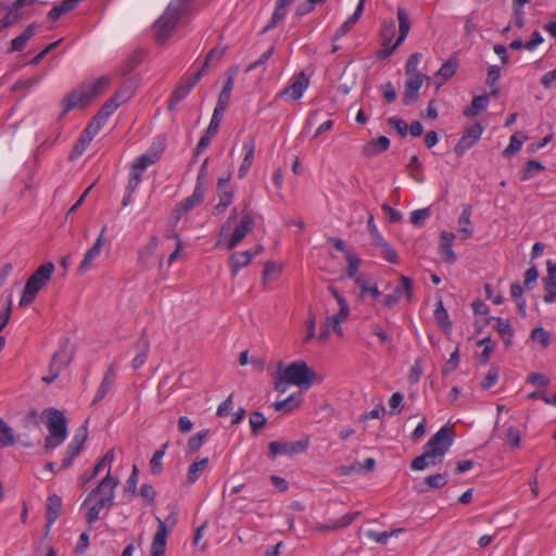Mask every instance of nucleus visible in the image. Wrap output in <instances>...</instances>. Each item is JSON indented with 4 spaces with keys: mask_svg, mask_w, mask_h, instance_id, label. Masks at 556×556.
<instances>
[{
    "mask_svg": "<svg viewBox=\"0 0 556 556\" xmlns=\"http://www.w3.org/2000/svg\"><path fill=\"white\" fill-rule=\"evenodd\" d=\"M208 434V430H201L197 434L189 438L187 443V454H194L198 452L204 443L205 438Z\"/></svg>",
    "mask_w": 556,
    "mask_h": 556,
    "instance_id": "37998d69",
    "label": "nucleus"
},
{
    "mask_svg": "<svg viewBox=\"0 0 556 556\" xmlns=\"http://www.w3.org/2000/svg\"><path fill=\"white\" fill-rule=\"evenodd\" d=\"M544 166L542 163L535 160H530L527 162L525 169L521 174V180H529L538 175V173L542 172Z\"/></svg>",
    "mask_w": 556,
    "mask_h": 556,
    "instance_id": "a18cd8bd",
    "label": "nucleus"
},
{
    "mask_svg": "<svg viewBox=\"0 0 556 556\" xmlns=\"http://www.w3.org/2000/svg\"><path fill=\"white\" fill-rule=\"evenodd\" d=\"M489 104V94L473 97L471 104L464 110L466 117L477 116L481 111L485 110Z\"/></svg>",
    "mask_w": 556,
    "mask_h": 556,
    "instance_id": "2f4dec72",
    "label": "nucleus"
},
{
    "mask_svg": "<svg viewBox=\"0 0 556 556\" xmlns=\"http://www.w3.org/2000/svg\"><path fill=\"white\" fill-rule=\"evenodd\" d=\"M448 483L447 473H437L426 477L421 482L415 485L417 493H428L431 490L440 489Z\"/></svg>",
    "mask_w": 556,
    "mask_h": 556,
    "instance_id": "412c9836",
    "label": "nucleus"
},
{
    "mask_svg": "<svg viewBox=\"0 0 556 556\" xmlns=\"http://www.w3.org/2000/svg\"><path fill=\"white\" fill-rule=\"evenodd\" d=\"M504 442L510 447H518L520 444V432L516 427H509L505 434Z\"/></svg>",
    "mask_w": 556,
    "mask_h": 556,
    "instance_id": "0e129e2a",
    "label": "nucleus"
},
{
    "mask_svg": "<svg viewBox=\"0 0 556 556\" xmlns=\"http://www.w3.org/2000/svg\"><path fill=\"white\" fill-rule=\"evenodd\" d=\"M73 359V351L68 348V340L66 339L60 348L54 352L49 364V375L45 376L42 380L50 384L54 382L63 369H65Z\"/></svg>",
    "mask_w": 556,
    "mask_h": 556,
    "instance_id": "1a4fd4ad",
    "label": "nucleus"
},
{
    "mask_svg": "<svg viewBox=\"0 0 556 556\" xmlns=\"http://www.w3.org/2000/svg\"><path fill=\"white\" fill-rule=\"evenodd\" d=\"M203 77V70H198L193 75L189 76L185 81L179 84L170 94L168 100V110H174L191 91V89Z\"/></svg>",
    "mask_w": 556,
    "mask_h": 556,
    "instance_id": "ddd939ff",
    "label": "nucleus"
},
{
    "mask_svg": "<svg viewBox=\"0 0 556 556\" xmlns=\"http://www.w3.org/2000/svg\"><path fill=\"white\" fill-rule=\"evenodd\" d=\"M282 366H283V363L282 362H279L277 364V371L275 372L274 375V379H275V390L279 393H285L287 392L288 388L290 384H292L290 381H288L285 377V375L282 374L281 369H282Z\"/></svg>",
    "mask_w": 556,
    "mask_h": 556,
    "instance_id": "c03bdc74",
    "label": "nucleus"
},
{
    "mask_svg": "<svg viewBox=\"0 0 556 556\" xmlns=\"http://www.w3.org/2000/svg\"><path fill=\"white\" fill-rule=\"evenodd\" d=\"M483 132V127L479 123H475L466 128L454 148L455 154L460 157L467 150L473 147L480 139Z\"/></svg>",
    "mask_w": 556,
    "mask_h": 556,
    "instance_id": "4468645a",
    "label": "nucleus"
},
{
    "mask_svg": "<svg viewBox=\"0 0 556 556\" xmlns=\"http://www.w3.org/2000/svg\"><path fill=\"white\" fill-rule=\"evenodd\" d=\"M358 516H359L358 511L349 513V514H345L342 518H340L336 521H331L330 525L319 527L318 529L319 530H325V529L336 530V529L345 528V527L350 526Z\"/></svg>",
    "mask_w": 556,
    "mask_h": 556,
    "instance_id": "79ce46f5",
    "label": "nucleus"
},
{
    "mask_svg": "<svg viewBox=\"0 0 556 556\" xmlns=\"http://www.w3.org/2000/svg\"><path fill=\"white\" fill-rule=\"evenodd\" d=\"M138 481H139V470H138V467L136 465H134L131 473L126 481L125 492H129L132 495H135L137 493Z\"/></svg>",
    "mask_w": 556,
    "mask_h": 556,
    "instance_id": "680f3d73",
    "label": "nucleus"
},
{
    "mask_svg": "<svg viewBox=\"0 0 556 556\" xmlns=\"http://www.w3.org/2000/svg\"><path fill=\"white\" fill-rule=\"evenodd\" d=\"M47 527H51L60 516L62 500L58 494H52L47 498Z\"/></svg>",
    "mask_w": 556,
    "mask_h": 556,
    "instance_id": "a878e982",
    "label": "nucleus"
},
{
    "mask_svg": "<svg viewBox=\"0 0 556 556\" xmlns=\"http://www.w3.org/2000/svg\"><path fill=\"white\" fill-rule=\"evenodd\" d=\"M396 15L399 21L400 35L393 46H382V48L377 52V58L379 60L389 58L396 50V48L403 43L409 33L410 23L406 9L399 7Z\"/></svg>",
    "mask_w": 556,
    "mask_h": 556,
    "instance_id": "f8f14e48",
    "label": "nucleus"
},
{
    "mask_svg": "<svg viewBox=\"0 0 556 556\" xmlns=\"http://www.w3.org/2000/svg\"><path fill=\"white\" fill-rule=\"evenodd\" d=\"M431 216V211L429 207L415 210L410 213V223L415 227L424 226L425 222Z\"/></svg>",
    "mask_w": 556,
    "mask_h": 556,
    "instance_id": "09e8293b",
    "label": "nucleus"
},
{
    "mask_svg": "<svg viewBox=\"0 0 556 556\" xmlns=\"http://www.w3.org/2000/svg\"><path fill=\"white\" fill-rule=\"evenodd\" d=\"M157 161L156 154H142L140 155L131 165L132 168H136L137 170H140L144 173V170L148 168V166L154 164Z\"/></svg>",
    "mask_w": 556,
    "mask_h": 556,
    "instance_id": "de8ad7c7",
    "label": "nucleus"
},
{
    "mask_svg": "<svg viewBox=\"0 0 556 556\" xmlns=\"http://www.w3.org/2000/svg\"><path fill=\"white\" fill-rule=\"evenodd\" d=\"M87 437H88V429H87V426L84 425L75 432L72 441L70 442V444L66 447V452L72 455L78 456L83 448L85 441L87 440Z\"/></svg>",
    "mask_w": 556,
    "mask_h": 556,
    "instance_id": "c85d7f7f",
    "label": "nucleus"
},
{
    "mask_svg": "<svg viewBox=\"0 0 556 556\" xmlns=\"http://www.w3.org/2000/svg\"><path fill=\"white\" fill-rule=\"evenodd\" d=\"M121 92H115L99 110L96 116L103 122H106L108 118L117 110L121 105V102L117 101Z\"/></svg>",
    "mask_w": 556,
    "mask_h": 556,
    "instance_id": "72a5a7b5",
    "label": "nucleus"
},
{
    "mask_svg": "<svg viewBox=\"0 0 556 556\" xmlns=\"http://www.w3.org/2000/svg\"><path fill=\"white\" fill-rule=\"evenodd\" d=\"M388 125L394 128L402 138L406 137L408 125L404 119L391 117L388 119Z\"/></svg>",
    "mask_w": 556,
    "mask_h": 556,
    "instance_id": "338daca9",
    "label": "nucleus"
},
{
    "mask_svg": "<svg viewBox=\"0 0 556 556\" xmlns=\"http://www.w3.org/2000/svg\"><path fill=\"white\" fill-rule=\"evenodd\" d=\"M309 446V438L304 437L293 442L271 441L268 444V457L274 459L278 455L293 456L304 453Z\"/></svg>",
    "mask_w": 556,
    "mask_h": 556,
    "instance_id": "9d476101",
    "label": "nucleus"
},
{
    "mask_svg": "<svg viewBox=\"0 0 556 556\" xmlns=\"http://www.w3.org/2000/svg\"><path fill=\"white\" fill-rule=\"evenodd\" d=\"M404 396L401 392H394L389 399L390 414L399 415L403 409Z\"/></svg>",
    "mask_w": 556,
    "mask_h": 556,
    "instance_id": "4d7b16f0",
    "label": "nucleus"
},
{
    "mask_svg": "<svg viewBox=\"0 0 556 556\" xmlns=\"http://www.w3.org/2000/svg\"><path fill=\"white\" fill-rule=\"evenodd\" d=\"M345 258L348 262L346 276L349 278L355 279V277H357L356 274L358 271L361 260L357 255H355L354 253H352L350 251H346Z\"/></svg>",
    "mask_w": 556,
    "mask_h": 556,
    "instance_id": "3c124183",
    "label": "nucleus"
},
{
    "mask_svg": "<svg viewBox=\"0 0 556 556\" xmlns=\"http://www.w3.org/2000/svg\"><path fill=\"white\" fill-rule=\"evenodd\" d=\"M396 34L395 22L393 20L383 21L380 30L381 46H389Z\"/></svg>",
    "mask_w": 556,
    "mask_h": 556,
    "instance_id": "4c0bfd02",
    "label": "nucleus"
},
{
    "mask_svg": "<svg viewBox=\"0 0 556 556\" xmlns=\"http://www.w3.org/2000/svg\"><path fill=\"white\" fill-rule=\"evenodd\" d=\"M186 0H172L164 13L154 23L153 30L159 42H165L186 11Z\"/></svg>",
    "mask_w": 556,
    "mask_h": 556,
    "instance_id": "423d86ee",
    "label": "nucleus"
},
{
    "mask_svg": "<svg viewBox=\"0 0 556 556\" xmlns=\"http://www.w3.org/2000/svg\"><path fill=\"white\" fill-rule=\"evenodd\" d=\"M143 173L130 167L129 179L126 186L127 191L135 192L142 180Z\"/></svg>",
    "mask_w": 556,
    "mask_h": 556,
    "instance_id": "052dcab7",
    "label": "nucleus"
},
{
    "mask_svg": "<svg viewBox=\"0 0 556 556\" xmlns=\"http://www.w3.org/2000/svg\"><path fill=\"white\" fill-rule=\"evenodd\" d=\"M16 443V435L11 426L0 417V448L13 446Z\"/></svg>",
    "mask_w": 556,
    "mask_h": 556,
    "instance_id": "7c9ffc66",
    "label": "nucleus"
},
{
    "mask_svg": "<svg viewBox=\"0 0 556 556\" xmlns=\"http://www.w3.org/2000/svg\"><path fill=\"white\" fill-rule=\"evenodd\" d=\"M453 443V439L448 433L446 426L433 434V437L426 443L421 455L415 457L410 463L412 470H424L429 465H437L442 463L443 456L448 451Z\"/></svg>",
    "mask_w": 556,
    "mask_h": 556,
    "instance_id": "f03ea898",
    "label": "nucleus"
},
{
    "mask_svg": "<svg viewBox=\"0 0 556 556\" xmlns=\"http://www.w3.org/2000/svg\"><path fill=\"white\" fill-rule=\"evenodd\" d=\"M377 247H379L381 249V253L383 254L384 258L388 262H390L392 264L399 263V255H397L396 251L386 240L383 242H381L380 244H378Z\"/></svg>",
    "mask_w": 556,
    "mask_h": 556,
    "instance_id": "13d9d810",
    "label": "nucleus"
},
{
    "mask_svg": "<svg viewBox=\"0 0 556 556\" xmlns=\"http://www.w3.org/2000/svg\"><path fill=\"white\" fill-rule=\"evenodd\" d=\"M522 146V141L518 139L517 135H513L509 140V144L504 149L503 155L505 157H510L515 153H517Z\"/></svg>",
    "mask_w": 556,
    "mask_h": 556,
    "instance_id": "774afa93",
    "label": "nucleus"
},
{
    "mask_svg": "<svg viewBox=\"0 0 556 556\" xmlns=\"http://www.w3.org/2000/svg\"><path fill=\"white\" fill-rule=\"evenodd\" d=\"M253 260V254H251V251H243V252H237L233 253L230 256V268L232 275H237L239 270L250 264V262Z\"/></svg>",
    "mask_w": 556,
    "mask_h": 556,
    "instance_id": "c756f323",
    "label": "nucleus"
},
{
    "mask_svg": "<svg viewBox=\"0 0 556 556\" xmlns=\"http://www.w3.org/2000/svg\"><path fill=\"white\" fill-rule=\"evenodd\" d=\"M224 55V49L213 48L199 70H203V75L205 74L206 67L210 66L211 63H218Z\"/></svg>",
    "mask_w": 556,
    "mask_h": 556,
    "instance_id": "5fc2aeb1",
    "label": "nucleus"
},
{
    "mask_svg": "<svg viewBox=\"0 0 556 556\" xmlns=\"http://www.w3.org/2000/svg\"><path fill=\"white\" fill-rule=\"evenodd\" d=\"M301 403V392L292 393L288 397L282 401H277L274 403V408L277 412H291L293 408L298 407Z\"/></svg>",
    "mask_w": 556,
    "mask_h": 556,
    "instance_id": "e433bc0d",
    "label": "nucleus"
},
{
    "mask_svg": "<svg viewBox=\"0 0 556 556\" xmlns=\"http://www.w3.org/2000/svg\"><path fill=\"white\" fill-rule=\"evenodd\" d=\"M109 84L110 78L106 76H101L96 81L83 84L77 89L67 93L61 102L63 105V111L61 112L59 118H63L70 111L75 108L87 105Z\"/></svg>",
    "mask_w": 556,
    "mask_h": 556,
    "instance_id": "7ed1b4c3",
    "label": "nucleus"
},
{
    "mask_svg": "<svg viewBox=\"0 0 556 556\" xmlns=\"http://www.w3.org/2000/svg\"><path fill=\"white\" fill-rule=\"evenodd\" d=\"M37 0H15L14 2H0V9L2 11H8L9 13H12L14 18L18 22L23 18L24 13L23 9L26 7H31L35 4Z\"/></svg>",
    "mask_w": 556,
    "mask_h": 556,
    "instance_id": "393cba45",
    "label": "nucleus"
},
{
    "mask_svg": "<svg viewBox=\"0 0 556 556\" xmlns=\"http://www.w3.org/2000/svg\"><path fill=\"white\" fill-rule=\"evenodd\" d=\"M207 466H208L207 457L199 458V459H195L194 462H192L187 471L186 483L187 484L195 483L199 480L202 472L207 468Z\"/></svg>",
    "mask_w": 556,
    "mask_h": 556,
    "instance_id": "bb28decb",
    "label": "nucleus"
},
{
    "mask_svg": "<svg viewBox=\"0 0 556 556\" xmlns=\"http://www.w3.org/2000/svg\"><path fill=\"white\" fill-rule=\"evenodd\" d=\"M118 485V479L106 473V476L100 481L98 486L93 489L83 503V507L87 506L94 497L99 498L92 506L89 507L86 515V521L88 525H93L99 518L102 509L110 510L114 505L115 489Z\"/></svg>",
    "mask_w": 556,
    "mask_h": 556,
    "instance_id": "f257e3e1",
    "label": "nucleus"
},
{
    "mask_svg": "<svg viewBox=\"0 0 556 556\" xmlns=\"http://www.w3.org/2000/svg\"><path fill=\"white\" fill-rule=\"evenodd\" d=\"M116 378V372L113 365H110L106 369V372L96 392V395L92 400V405L100 402L105 397L108 392L110 391L111 387L113 386Z\"/></svg>",
    "mask_w": 556,
    "mask_h": 556,
    "instance_id": "b1692460",
    "label": "nucleus"
},
{
    "mask_svg": "<svg viewBox=\"0 0 556 556\" xmlns=\"http://www.w3.org/2000/svg\"><path fill=\"white\" fill-rule=\"evenodd\" d=\"M226 110V105H222L220 103H217L213 115L211 117L208 127L206 128L205 132L200 138L193 154V162L197 161L200 154H202L207 147L211 144V141L213 137L217 134L220 122H222V115Z\"/></svg>",
    "mask_w": 556,
    "mask_h": 556,
    "instance_id": "9b49d317",
    "label": "nucleus"
},
{
    "mask_svg": "<svg viewBox=\"0 0 556 556\" xmlns=\"http://www.w3.org/2000/svg\"><path fill=\"white\" fill-rule=\"evenodd\" d=\"M105 231L106 226L102 228L93 245L85 253V256L77 269L79 275L87 273L90 269L93 260H96L100 255L104 242Z\"/></svg>",
    "mask_w": 556,
    "mask_h": 556,
    "instance_id": "6ab92c4d",
    "label": "nucleus"
},
{
    "mask_svg": "<svg viewBox=\"0 0 556 556\" xmlns=\"http://www.w3.org/2000/svg\"><path fill=\"white\" fill-rule=\"evenodd\" d=\"M249 422L251 427V432L253 434H257L260 429H262L266 425L267 419L261 412H253L250 415Z\"/></svg>",
    "mask_w": 556,
    "mask_h": 556,
    "instance_id": "603ef678",
    "label": "nucleus"
},
{
    "mask_svg": "<svg viewBox=\"0 0 556 556\" xmlns=\"http://www.w3.org/2000/svg\"><path fill=\"white\" fill-rule=\"evenodd\" d=\"M544 289L546 294L544 295V302L552 304L556 301V280L543 279Z\"/></svg>",
    "mask_w": 556,
    "mask_h": 556,
    "instance_id": "69168bd1",
    "label": "nucleus"
},
{
    "mask_svg": "<svg viewBox=\"0 0 556 556\" xmlns=\"http://www.w3.org/2000/svg\"><path fill=\"white\" fill-rule=\"evenodd\" d=\"M105 122L99 119L98 116H93L89 122L88 126L85 128L84 132L88 139H93L96 135L100 131Z\"/></svg>",
    "mask_w": 556,
    "mask_h": 556,
    "instance_id": "bf43d9fd",
    "label": "nucleus"
},
{
    "mask_svg": "<svg viewBox=\"0 0 556 556\" xmlns=\"http://www.w3.org/2000/svg\"><path fill=\"white\" fill-rule=\"evenodd\" d=\"M421 60V53L415 52L409 55V58L406 61L405 64V73L407 76L409 75H421L417 72V67L419 65V62Z\"/></svg>",
    "mask_w": 556,
    "mask_h": 556,
    "instance_id": "864d4df0",
    "label": "nucleus"
},
{
    "mask_svg": "<svg viewBox=\"0 0 556 556\" xmlns=\"http://www.w3.org/2000/svg\"><path fill=\"white\" fill-rule=\"evenodd\" d=\"M429 79L427 75H409L405 81V91L403 96V104L412 105L419 98V90L422 87L424 80Z\"/></svg>",
    "mask_w": 556,
    "mask_h": 556,
    "instance_id": "2eb2a0df",
    "label": "nucleus"
},
{
    "mask_svg": "<svg viewBox=\"0 0 556 556\" xmlns=\"http://www.w3.org/2000/svg\"><path fill=\"white\" fill-rule=\"evenodd\" d=\"M434 319L440 327H442L445 331H450L452 328V323L448 317V313L445 309L443 302L440 300L434 309Z\"/></svg>",
    "mask_w": 556,
    "mask_h": 556,
    "instance_id": "a19ab883",
    "label": "nucleus"
},
{
    "mask_svg": "<svg viewBox=\"0 0 556 556\" xmlns=\"http://www.w3.org/2000/svg\"><path fill=\"white\" fill-rule=\"evenodd\" d=\"M401 286H396L393 291L387 294L383 299V305L387 307L394 306L405 293L407 299L410 300L413 292V280L404 275L401 276Z\"/></svg>",
    "mask_w": 556,
    "mask_h": 556,
    "instance_id": "a211bd4d",
    "label": "nucleus"
},
{
    "mask_svg": "<svg viewBox=\"0 0 556 556\" xmlns=\"http://www.w3.org/2000/svg\"><path fill=\"white\" fill-rule=\"evenodd\" d=\"M281 371L292 384L303 387L306 390L316 378V372L304 361L292 362L287 367L282 366Z\"/></svg>",
    "mask_w": 556,
    "mask_h": 556,
    "instance_id": "6e6552de",
    "label": "nucleus"
},
{
    "mask_svg": "<svg viewBox=\"0 0 556 556\" xmlns=\"http://www.w3.org/2000/svg\"><path fill=\"white\" fill-rule=\"evenodd\" d=\"M206 189H201L200 187H194L193 192L191 195L184 199L181 202H179L175 210L174 215L176 222L180 219V217L189 212L190 210L198 206L204 199Z\"/></svg>",
    "mask_w": 556,
    "mask_h": 556,
    "instance_id": "f3484780",
    "label": "nucleus"
},
{
    "mask_svg": "<svg viewBox=\"0 0 556 556\" xmlns=\"http://www.w3.org/2000/svg\"><path fill=\"white\" fill-rule=\"evenodd\" d=\"M470 215L471 208L470 206H467L458 217L459 233L462 235L463 240H467L472 236Z\"/></svg>",
    "mask_w": 556,
    "mask_h": 556,
    "instance_id": "473e14b6",
    "label": "nucleus"
},
{
    "mask_svg": "<svg viewBox=\"0 0 556 556\" xmlns=\"http://www.w3.org/2000/svg\"><path fill=\"white\" fill-rule=\"evenodd\" d=\"M134 350H140L131 361V368L134 370L140 369L147 362L150 352V341L147 336L146 329L141 332L139 339L132 345Z\"/></svg>",
    "mask_w": 556,
    "mask_h": 556,
    "instance_id": "aec40b11",
    "label": "nucleus"
},
{
    "mask_svg": "<svg viewBox=\"0 0 556 556\" xmlns=\"http://www.w3.org/2000/svg\"><path fill=\"white\" fill-rule=\"evenodd\" d=\"M355 283L361 289L362 298L366 296L367 294L370 295L374 300L379 298L380 291L378 290L377 286H370L364 276L355 277Z\"/></svg>",
    "mask_w": 556,
    "mask_h": 556,
    "instance_id": "58836bf2",
    "label": "nucleus"
},
{
    "mask_svg": "<svg viewBox=\"0 0 556 556\" xmlns=\"http://www.w3.org/2000/svg\"><path fill=\"white\" fill-rule=\"evenodd\" d=\"M159 528L151 544V556H164L166 547L167 530L165 522L157 518Z\"/></svg>",
    "mask_w": 556,
    "mask_h": 556,
    "instance_id": "5701e85b",
    "label": "nucleus"
},
{
    "mask_svg": "<svg viewBox=\"0 0 556 556\" xmlns=\"http://www.w3.org/2000/svg\"><path fill=\"white\" fill-rule=\"evenodd\" d=\"M168 447V442L164 443L160 448H157L151 459H150V470L151 473L154 476H157L162 473L163 471V463L162 459L166 453V450Z\"/></svg>",
    "mask_w": 556,
    "mask_h": 556,
    "instance_id": "c9c22d12",
    "label": "nucleus"
},
{
    "mask_svg": "<svg viewBox=\"0 0 556 556\" xmlns=\"http://www.w3.org/2000/svg\"><path fill=\"white\" fill-rule=\"evenodd\" d=\"M309 85V78L304 72H300L293 76L291 83L280 92L291 100H299Z\"/></svg>",
    "mask_w": 556,
    "mask_h": 556,
    "instance_id": "dca6fc26",
    "label": "nucleus"
},
{
    "mask_svg": "<svg viewBox=\"0 0 556 556\" xmlns=\"http://www.w3.org/2000/svg\"><path fill=\"white\" fill-rule=\"evenodd\" d=\"M531 339L541 343L543 348L549 344V333L542 327H536L531 331Z\"/></svg>",
    "mask_w": 556,
    "mask_h": 556,
    "instance_id": "e2e57ef3",
    "label": "nucleus"
},
{
    "mask_svg": "<svg viewBox=\"0 0 556 556\" xmlns=\"http://www.w3.org/2000/svg\"><path fill=\"white\" fill-rule=\"evenodd\" d=\"M287 14V8L280 7L278 3L275 5L273 16L268 24L263 28V33L268 31L277 26V24L285 18Z\"/></svg>",
    "mask_w": 556,
    "mask_h": 556,
    "instance_id": "8fccbe9b",
    "label": "nucleus"
},
{
    "mask_svg": "<svg viewBox=\"0 0 556 556\" xmlns=\"http://www.w3.org/2000/svg\"><path fill=\"white\" fill-rule=\"evenodd\" d=\"M457 62L455 60H447L435 73V77H442L443 80H447L456 73Z\"/></svg>",
    "mask_w": 556,
    "mask_h": 556,
    "instance_id": "49530a36",
    "label": "nucleus"
},
{
    "mask_svg": "<svg viewBox=\"0 0 556 556\" xmlns=\"http://www.w3.org/2000/svg\"><path fill=\"white\" fill-rule=\"evenodd\" d=\"M55 266L52 262H47L40 265L27 279L22 298L20 300L21 306L30 305L38 292L48 283L54 273Z\"/></svg>",
    "mask_w": 556,
    "mask_h": 556,
    "instance_id": "0eeeda50",
    "label": "nucleus"
},
{
    "mask_svg": "<svg viewBox=\"0 0 556 556\" xmlns=\"http://www.w3.org/2000/svg\"><path fill=\"white\" fill-rule=\"evenodd\" d=\"M500 378V370L494 365L491 366L489 369L488 375L484 377V379L481 381L480 386L482 389L488 390L492 388Z\"/></svg>",
    "mask_w": 556,
    "mask_h": 556,
    "instance_id": "6e6d98bb",
    "label": "nucleus"
},
{
    "mask_svg": "<svg viewBox=\"0 0 556 556\" xmlns=\"http://www.w3.org/2000/svg\"><path fill=\"white\" fill-rule=\"evenodd\" d=\"M345 318H348V316L340 315V312H338L337 314H334L332 316H328L326 318V324H325L326 329L324 332L320 333L319 339H326L329 336L331 330L334 333H337L338 336L342 337L343 330L341 327V323Z\"/></svg>",
    "mask_w": 556,
    "mask_h": 556,
    "instance_id": "cd10ccee",
    "label": "nucleus"
},
{
    "mask_svg": "<svg viewBox=\"0 0 556 556\" xmlns=\"http://www.w3.org/2000/svg\"><path fill=\"white\" fill-rule=\"evenodd\" d=\"M255 147H256V144H255L254 137L251 136L244 141L243 147H242V150L244 152V157H243V161L238 170L239 178H243L248 174L250 167L252 166V163L254 160Z\"/></svg>",
    "mask_w": 556,
    "mask_h": 556,
    "instance_id": "4be33fe9",
    "label": "nucleus"
},
{
    "mask_svg": "<svg viewBox=\"0 0 556 556\" xmlns=\"http://www.w3.org/2000/svg\"><path fill=\"white\" fill-rule=\"evenodd\" d=\"M496 320L495 329L500 333L501 338L505 342L506 346L511 344V339L514 336L511 324L508 319H504L501 317L494 318Z\"/></svg>",
    "mask_w": 556,
    "mask_h": 556,
    "instance_id": "f704fd0d",
    "label": "nucleus"
},
{
    "mask_svg": "<svg viewBox=\"0 0 556 556\" xmlns=\"http://www.w3.org/2000/svg\"><path fill=\"white\" fill-rule=\"evenodd\" d=\"M238 213L237 208H232L229 217L223 224L219 231L220 239L229 237L226 241V248L228 250L235 249L252 230L254 227V219L248 212H242L239 224L235 227L231 232L232 225L237 222ZM222 243V240L217 242V245Z\"/></svg>",
    "mask_w": 556,
    "mask_h": 556,
    "instance_id": "39448f33",
    "label": "nucleus"
},
{
    "mask_svg": "<svg viewBox=\"0 0 556 556\" xmlns=\"http://www.w3.org/2000/svg\"><path fill=\"white\" fill-rule=\"evenodd\" d=\"M41 419L49 430V434L45 439V450H54L67 438L66 417L61 410L48 407L42 410Z\"/></svg>",
    "mask_w": 556,
    "mask_h": 556,
    "instance_id": "20e7f679",
    "label": "nucleus"
},
{
    "mask_svg": "<svg viewBox=\"0 0 556 556\" xmlns=\"http://www.w3.org/2000/svg\"><path fill=\"white\" fill-rule=\"evenodd\" d=\"M230 174H228L225 178H219L217 182V192L219 200H224L225 202H232L233 191L230 186Z\"/></svg>",
    "mask_w": 556,
    "mask_h": 556,
    "instance_id": "ea45409f",
    "label": "nucleus"
}]
</instances>
